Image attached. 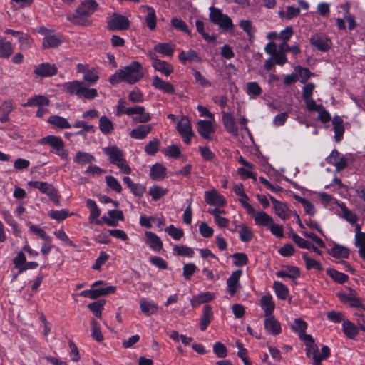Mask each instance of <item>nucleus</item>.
<instances>
[{"label": "nucleus", "instance_id": "nucleus-43", "mask_svg": "<svg viewBox=\"0 0 365 365\" xmlns=\"http://www.w3.org/2000/svg\"><path fill=\"white\" fill-rule=\"evenodd\" d=\"M328 253L334 257L347 258L349 255V250L342 245H335L328 251Z\"/></svg>", "mask_w": 365, "mask_h": 365}, {"label": "nucleus", "instance_id": "nucleus-20", "mask_svg": "<svg viewBox=\"0 0 365 365\" xmlns=\"http://www.w3.org/2000/svg\"><path fill=\"white\" fill-rule=\"evenodd\" d=\"M123 180L135 196L141 197L143 195L145 192V187L143 185L133 182L131 178L128 176L124 177Z\"/></svg>", "mask_w": 365, "mask_h": 365}, {"label": "nucleus", "instance_id": "nucleus-16", "mask_svg": "<svg viewBox=\"0 0 365 365\" xmlns=\"http://www.w3.org/2000/svg\"><path fill=\"white\" fill-rule=\"evenodd\" d=\"M41 145H49L55 151H59L64 148V142L59 136L47 135L39 140Z\"/></svg>", "mask_w": 365, "mask_h": 365}, {"label": "nucleus", "instance_id": "nucleus-6", "mask_svg": "<svg viewBox=\"0 0 365 365\" xmlns=\"http://www.w3.org/2000/svg\"><path fill=\"white\" fill-rule=\"evenodd\" d=\"M78 73H83V81L88 86L94 85L99 78L98 74L94 68H90L88 65L78 63L76 66Z\"/></svg>", "mask_w": 365, "mask_h": 365}, {"label": "nucleus", "instance_id": "nucleus-9", "mask_svg": "<svg viewBox=\"0 0 365 365\" xmlns=\"http://www.w3.org/2000/svg\"><path fill=\"white\" fill-rule=\"evenodd\" d=\"M127 115L129 116L136 115L133 117V120L136 123H145L150 120L151 115L149 113L145 112L143 106H135L132 110H128Z\"/></svg>", "mask_w": 365, "mask_h": 365}, {"label": "nucleus", "instance_id": "nucleus-64", "mask_svg": "<svg viewBox=\"0 0 365 365\" xmlns=\"http://www.w3.org/2000/svg\"><path fill=\"white\" fill-rule=\"evenodd\" d=\"M91 327H92V337L98 342H101L103 339V336L102 333L98 326V322L96 319H93L91 320Z\"/></svg>", "mask_w": 365, "mask_h": 365}, {"label": "nucleus", "instance_id": "nucleus-53", "mask_svg": "<svg viewBox=\"0 0 365 365\" xmlns=\"http://www.w3.org/2000/svg\"><path fill=\"white\" fill-rule=\"evenodd\" d=\"M262 89L257 82H249L247 83V93L254 98L260 96Z\"/></svg>", "mask_w": 365, "mask_h": 365}, {"label": "nucleus", "instance_id": "nucleus-62", "mask_svg": "<svg viewBox=\"0 0 365 365\" xmlns=\"http://www.w3.org/2000/svg\"><path fill=\"white\" fill-rule=\"evenodd\" d=\"M234 264L237 267H242L247 264L248 257L244 252H236L232 255Z\"/></svg>", "mask_w": 365, "mask_h": 365}, {"label": "nucleus", "instance_id": "nucleus-42", "mask_svg": "<svg viewBox=\"0 0 365 365\" xmlns=\"http://www.w3.org/2000/svg\"><path fill=\"white\" fill-rule=\"evenodd\" d=\"M273 219L265 212H259L255 215L256 225L268 227L272 223Z\"/></svg>", "mask_w": 365, "mask_h": 365}, {"label": "nucleus", "instance_id": "nucleus-18", "mask_svg": "<svg viewBox=\"0 0 365 365\" xmlns=\"http://www.w3.org/2000/svg\"><path fill=\"white\" fill-rule=\"evenodd\" d=\"M152 129L153 125L151 124L140 125L130 131V135L132 138L142 140L146 138Z\"/></svg>", "mask_w": 365, "mask_h": 365}, {"label": "nucleus", "instance_id": "nucleus-52", "mask_svg": "<svg viewBox=\"0 0 365 365\" xmlns=\"http://www.w3.org/2000/svg\"><path fill=\"white\" fill-rule=\"evenodd\" d=\"M327 273L330 276L333 280H334L337 283L342 284L346 282L349 279L348 275L339 272L334 269H329L327 270Z\"/></svg>", "mask_w": 365, "mask_h": 365}, {"label": "nucleus", "instance_id": "nucleus-49", "mask_svg": "<svg viewBox=\"0 0 365 365\" xmlns=\"http://www.w3.org/2000/svg\"><path fill=\"white\" fill-rule=\"evenodd\" d=\"M168 190L158 185H153L150 187L148 194L152 197V199L157 201L160 197L167 194Z\"/></svg>", "mask_w": 365, "mask_h": 365}, {"label": "nucleus", "instance_id": "nucleus-58", "mask_svg": "<svg viewBox=\"0 0 365 365\" xmlns=\"http://www.w3.org/2000/svg\"><path fill=\"white\" fill-rule=\"evenodd\" d=\"M159 147L160 141L158 139L155 138L145 145L144 150L147 154L154 155L158 152Z\"/></svg>", "mask_w": 365, "mask_h": 365}, {"label": "nucleus", "instance_id": "nucleus-17", "mask_svg": "<svg viewBox=\"0 0 365 365\" xmlns=\"http://www.w3.org/2000/svg\"><path fill=\"white\" fill-rule=\"evenodd\" d=\"M145 243L154 251H160L163 248L160 238L155 233L146 231L145 232Z\"/></svg>", "mask_w": 365, "mask_h": 365}, {"label": "nucleus", "instance_id": "nucleus-5", "mask_svg": "<svg viewBox=\"0 0 365 365\" xmlns=\"http://www.w3.org/2000/svg\"><path fill=\"white\" fill-rule=\"evenodd\" d=\"M108 29L110 31L126 30L130 26V21L127 17L114 13L107 21Z\"/></svg>", "mask_w": 365, "mask_h": 365}, {"label": "nucleus", "instance_id": "nucleus-45", "mask_svg": "<svg viewBox=\"0 0 365 365\" xmlns=\"http://www.w3.org/2000/svg\"><path fill=\"white\" fill-rule=\"evenodd\" d=\"M14 48L11 42L0 39V57L8 58L13 53Z\"/></svg>", "mask_w": 365, "mask_h": 365}, {"label": "nucleus", "instance_id": "nucleus-47", "mask_svg": "<svg viewBox=\"0 0 365 365\" xmlns=\"http://www.w3.org/2000/svg\"><path fill=\"white\" fill-rule=\"evenodd\" d=\"M274 289L277 296L282 300H285L288 296L289 290L287 286L280 282H274Z\"/></svg>", "mask_w": 365, "mask_h": 365}, {"label": "nucleus", "instance_id": "nucleus-32", "mask_svg": "<svg viewBox=\"0 0 365 365\" xmlns=\"http://www.w3.org/2000/svg\"><path fill=\"white\" fill-rule=\"evenodd\" d=\"M166 168L160 163L153 165L150 168V176L153 180H160L165 176Z\"/></svg>", "mask_w": 365, "mask_h": 365}, {"label": "nucleus", "instance_id": "nucleus-8", "mask_svg": "<svg viewBox=\"0 0 365 365\" xmlns=\"http://www.w3.org/2000/svg\"><path fill=\"white\" fill-rule=\"evenodd\" d=\"M310 43L322 52L327 51L331 46V40L323 34H316L311 36Z\"/></svg>", "mask_w": 365, "mask_h": 365}, {"label": "nucleus", "instance_id": "nucleus-4", "mask_svg": "<svg viewBox=\"0 0 365 365\" xmlns=\"http://www.w3.org/2000/svg\"><path fill=\"white\" fill-rule=\"evenodd\" d=\"M210 21L219 26V28L225 31L232 30L234 27L232 19L227 14L222 12V10L213 6L209 8Z\"/></svg>", "mask_w": 365, "mask_h": 365}, {"label": "nucleus", "instance_id": "nucleus-55", "mask_svg": "<svg viewBox=\"0 0 365 365\" xmlns=\"http://www.w3.org/2000/svg\"><path fill=\"white\" fill-rule=\"evenodd\" d=\"M302 258L306 263V268L307 269H315L319 271L322 269L321 264L318 261L309 257L307 253H303Z\"/></svg>", "mask_w": 365, "mask_h": 365}, {"label": "nucleus", "instance_id": "nucleus-50", "mask_svg": "<svg viewBox=\"0 0 365 365\" xmlns=\"http://www.w3.org/2000/svg\"><path fill=\"white\" fill-rule=\"evenodd\" d=\"M239 227V237L241 241L244 242L250 241L253 237L252 230L245 225H240Z\"/></svg>", "mask_w": 365, "mask_h": 365}, {"label": "nucleus", "instance_id": "nucleus-56", "mask_svg": "<svg viewBox=\"0 0 365 365\" xmlns=\"http://www.w3.org/2000/svg\"><path fill=\"white\" fill-rule=\"evenodd\" d=\"M108 187L113 191L120 193L122 191V187L118 180L111 175H108L105 178Z\"/></svg>", "mask_w": 365, "mask_h": 365}, {"label": "nucleus", "instance_id": "nucleus-44", "mask_svg": "<svg viewBox=\"0 0 365 365\" xmlns=\"http://www.w3.org/2000/svg\"><path fill=\"white\" fill-rule=\"evenodd\" d=\"M73 127L76 128H81V130L74 133L76 135H85L87 133L94 132L93 126L84 120H78L74 123Z\"/></svg>", "mask_w": 365, "mask_h": 365}, {"label": "nucleus", "instance_id": "nucleus-61", "mask_svg": "<svg viewBox=\"0 0 365 365\" xmlns=\"http://www.w3.org/2000/svg\"><path fill=\"white\" fill-rule=\"evenodd\" d=\"M271 57L274 59L275 63L279 66H283L287 61L286 51L283 48L282 49L279 48V46L278 47V51Z\"/></svg>", "mask_w": 365, "mask_h": 365}, {"label": "nucleus", "instance_id": "nucleus-41", "mask_svg": "<svg viewBox=\"0 0 365 365\" xmlns=\"http://www.w3.org/2000/svg\"><path fill=\"white\" fill-rule=\"evenodd\" d=\"M332 124L335 133V140L339 142L341 140L344 132L343 120L339 116H335L332 120Z\"/></svg>", "mask_w": 365, "mask_h": 365}, {"label": "nucleus", "instance_id": "nucleus-59", "mask_svg": "<svg viewBox=\"0 0 365 365\" xmlns=\"http://www.w3.org/2000/svg\"><path fill=\"white\" fill-rule=\"evenodd\" d=\"M330 355V349L327 346H323L322 348V353L314 355L312 359L314 365H321V361L326 359Z\"/></svg>", "mask_w": 365, "mask_h": 365}, {"label": "nucleus", "instance_id": "nucleus-15", "mask_svg": "<svg viewBox=\"0 0 365 365\" xmlns=\"http://www.w3.org/2000/svg\"><path fill=\"white\" fill-rule=\"evenodd\" d=\"M269 199L274 205L276 214L283 220L288 219L290 216V211L285 203H283L274 197L270 196Z\"/></svg>", "mask_w": 365, "mask_h": 365}, {"label": "nucleus", "instance_id": "nucleus-54", "mask_svg": "<svg viewBox=\"0 0 365 365\" xmlns=\"http://www.w3.org/2000/svg\"><path fill=\"white\" fill-rule=\"evenodd\" d=\"M18 39L20 43V48L23 50L29 49L33 43L32 38L26 34H18Z\"/></svg>", "mask_w": 365, "mask_h": 365}, {"label": "nucleus", "instance_id": "nucleus-63", "mask_svg": "<svg viewBox=\"0 0 365 365\" xmlns=\"http://www.w3.org/2000/svg\"><path fill=\"white\" fill-rule=\"evenodd\" d=\"M297 199L298 202H299L302 205L306 213H307L309 215H314L315 214V208L313 204L309 200L302 197H298Z\"/></svg>", "mask_w": 365, "mask_h": 365}, {"label": "nucleus", "instance_id": "nucleus-1", "mask_svg": "<svg viewBox=\"0 0 365 365\" xmlns=\"http://www.w3.org/2000/svg\"><path fill=\"white\" fill-rule=\"evenodd\" d=\"M144 76V71L141 63L133 61L130 65L123 67L110 76L109 82L115 85L121 81L134 84Z\"/></svg>", "mask_w": 365, "mask_h": 365}, {"label": "nucleus", "instance_id": "nucleus-26", "mask_svg": "<svg viewBox=\"0 0 365 365\" xmlns=\"http://www.w3.org/2000/svg\"><path fill=\"white\" fill-rule=\"evenodd\" d=\"M152 66L155 68V70L162 73L166 76H168L173 72V66L163 60L153 61Z\"/></svg>", "mask_w": 365, "mask_h": 365}, {"label": "nucleus", "instance_id": "nucleus-48", "mask_svg": "<svg viewBox=\"0 0 365 365\" xmlns=\"http://www.w3.org/2000/svg\"><path fill=\"white\" fill-rule=\"evenodd\" d=\"M154 51L163 55L172 56L174 52V48L169 43H159L154 46Z\"/></svg>", "mask_w": 365, "mask_h": 365}, {"label": "nucleus", "instance_id": "nucleus-39", "mask_svg": "<svg viewBox=\"0 0 365 365\" xmlns=\"http://www.w3.org/2000/svg\"><path fill=\"white\" fill-rule=\"evenodd\" d=\"M338 206L340 207L342 212V217L350 224H356L358 220L357 215L354 213L351 210H349L344 202L338 203Z\"/></svg>", "mask_w": 365, "mask_h": 365}, {"label": "nucleus", "instance_id": "nucleus-12", "mask_svg": "<svg viewBox=\"0 0 365 365\" xmlns=\"http://www.w3.org/2000/svg\"><path fill=\"white\" fill-rule=\"evenodd\" d=\"M34 73L38 76H53L57 73V68L54 64L43 63L35 68Z\"/></svg>", "mask_w": 365, "mask_h": 365}, {"label": "nucleus", "instance_id": "nucleus-29", "mask_svg": "<svg viewBox=\"0 0 365 365\" xmlns=\"http://www.w3.org/2000/svg\"><path fill=\"white\" fill-rule=\"evenodd\" d=\"M86 206L90 210V222H93L96 220V224H100L101 222L98 220V217L101 215V211L98 207L97 206L96 202L91 199H88L86 200Z\"/></svg>", "mask_w": 365, "mask_h": 365}, {"label": "nucleus", "instance_id": "nucleus-34", "mask_svg": "<svg viewBox=\"0 0 365 365\" xmlns=\"http://www.w3.org/2000/svg\"><path fill=\"white\" fill-rule=\"evenodd\" d=\"M300 14V8L299 7H294L293 6H287L286 7V11L284 9H280L278 11V14L282 19H292L294 17H297Z\"/></svg>", "mask_w": 365, "mask_h": 365}, {"label": "nucleus", "instance_id": "nucleus-7", "mask_svg": "<svg viewBox=\"0 0 365 365\" xmlns=\"http://www.w3.org/2000/svg\"><path fill=\"white\" fill-rule=\"evenodd\" d=\"M338 297L343 303L349 304L351 307L365 312V306L361 303V299L358 297L354 291L348 293L341 292L337 294Z\"/></svg>", "mask_w": 365, "mask_h": 365}, {"label": "nucleus", "instance_id": "nucleus-37", "mask_svg": "<svg viewBox=\"0 0 365 365\" xmlns=\"http://www.w3.org/2000/svg\"><path fill=\"white\" fill-rule=\"evenodd\" d=\"M63 43V39L56 35H47L43 38V47L44 48H56Z\"/></svg>", "mask_w": 365, "mask_h": 365}, {"label": "nucleus", "instance_id": "nucleus-60", "mask_svg": "<svg viewBox=\"0 0 365 365\" xmlns=\"http://www.w3.org/2000/svg\"><path fill=\"white\" fill-rule=\"evenodd\" d=\"M171 25L176 29L187 33L190 36H191V32L188 29V27L185 22H184L182 19L178 18H173L171 19Z\"/></svg>", "mask_w": 365, "mask_h": 365}, {"label": "nucleus", "instance_id": "nucleus-10", "mask_svg": "<svg viewBox=\"0 0 365 365\" xmlns=\"http://www.w3.org/2000/svg\"><path fill=\"white\" fill-rule=\"evenodd\" d=\"M222 120L225 129L227 133L231 134L232 136H238V127L232 113L222 111Z\"/></svg>", "mask_w": 365, "mask_h": 365}, {"label": "nucleus", "instance_id": "nucleus-21", "mask_svg": "<svg viewBox=\"0 0 365 365\" xmlns=\"http://www.w3.org/2000/svg\"><path fill=\"white\" fill-rule=\"evenodd\" d=\"M50 100L45 96L36 95L29 98L27 101L23 104L24 107L38 106V108L44 106H48Z\"/></svg>", "mask_w": 365, "mask_h": 365}, {"label": "nucleus", "instance_id": "nucleus-27", "mask_svg": "<svg viewBox=\"0 0 365 365\" xmlns=\"http://www.w3.org/2000/svg\"><path fill=\"white\" fill-rule=\"evenodd\" d=\"M75 163L78 165H83L88 163H92L96 160L95 157L88 153L83 151H78L76 153L73 158Z\"/></svg>", "mask_w": 365, "mask_h": 365}, {"label": "nucleus", "instance_id": "nucleus-57", "mask_svg": "<svg viewBox=\"0 0 365 365\" xmlns=\"http://www.w3.org/2000/svg\"><path fill=\"white\" fill-rule=\"evenodd\" d=\"M173 252L178 255L187 256L189 257H192L194 255V251L192 248L184 245H175Z\"/></svg>", "mask_w": 365, "mask_h": 365}, {"label": "nucleus", "instance_id": "nucleus-14", "mask_svg": "<svg viewBox=\"0 0 365 365\" xmlns=\"http://www.w3.org/2000/svg\"><path fill=\"white\" fill-rule=\"evenodd\" d=\"M264 323V329L268 333L272 335H278L281 333V324L273 315L265 317Z\"/></svg>", "mask_w": 365, "mask_h": 365}, {"label": "nucleus", "instance_id": "nucleus-40", "mask_svg": "<svg viewBox=\"0 0 365 365\" xmlns=\"http://www.w3.org/2000/svg\"><path fill=\"white\" fill-rule=\"evenodd\" d=\"M14 106L11 101H4L0 106V121L7 122L9 120V115L13 110Z\"/></svg>", "mask_w": 365, "mask_h": 365}, {"label": "nucleus", "instance_id": "nucleus-35", "mask_svg": "<svg viewBox=\"0 0 365 365\" xmlns=\"http://www.w3.org/2000/svg\"><path fill=\"white\" fill-rule=\"evenodd\" d=\"M177 130L181 135L188 133L193 134L190 121L186 116H182L180 120L178 123Z\"/></svg>", "mask_w": 365, "mask_h": 365}, {"label": "nucleus", "instance_id": "nucleus-13", "mask_svg": "<svg viewBox=\"0 0 365 365\" xmlns=\"http://www.w3.org/2000/svg\"><path fill=\"white\" fill-rule=\"evenodd\" d=\"M152 85L156 89L160 90L166 94H174L175 93V89L173 84L170 82L163 81L158 76L153 77Z\"/></svg>", "mask_w": 365, "mask_h": 365}, {"label": "nucleus", "instance_id": "nucleus-33", "mask_svg": "<svg viewBox=\"0 0 365 365\" xmlns=\"http://www.w3.org/2000/svg\"><path fill=\"white\" fill-rule=\"evenodd\" d=\"M342 329L345 335L349 339H354L359 333V329L354 323L349 320H344Z\"/></svg>", "mask_w": 365, "mask_h": 365}, {"label": "nucleus", "instance_id": "nucleus-23", "mask_svg": "<svg viewBox=\"0 0 365 365\" xmlns=\"http://www.w3.org/2000/svg\"><path fill=\"white\" fill-rule=\"evenodd\" d=\"M197 132L205 139H210V134L214 132L212 124L209 120H200L197 123Z\"/></svg>", "mask_w": 365, "mask_h": 365}, {"label": "nucleus", "instance_id": "nucleus-25", "mask_svg": "<svg viewBox=\"0 0 365 365\" xmlns=\"http://www.w3.org/2000/svg\"><path fill=\"white\" fill-rule=\"evenodd\" d=\"M213 317L212 308L210 305H205L202 308V314L200 318V329L205 331Z\"/></svg>", "mask_w": 365, "mask_h": 365}, {"label": "nucleus", "instance_id": "nucleus-31", "mask_svg": "<svg viewBox=\"0 0 365 365\" xmlns=\"http://www.w3.org/2000/svg\"><path fill=\"white\" fill-rule=\"evenodd\" d=\"M141 9L144 11H147L148 14L145 17V22L147 24L148 27L150 30H153L156 26V14L153 8L149 6H142Z\"/></svg>", "mask_w": 365, "mask_h": 365}, {"label": "nucleus", "instance_id": "nucleus-2", "mask_svg": "<svg viewBox=\"0 0 365 365\" xmlns=\"http://www.w3.org/2000/svg\"><path fill=\"white\" fill-rule=\"evenodd\" d=\"M97 6L94 0H85L67 19L75 24L86 25L88 17L96 10Z\"/></svg>", "mask_w": 365, "mask_h": 365}, {"label": "nucleus", "instance_id": "nucleus-38", "mask_svg": "<svg viewBox=\"0 0 365 365\" xmlns=\"http://www.w3.org/2000/svg\"><path fill=\"white\" fill-rule=\"evenodd\" d=\"M140 307L143 313L146 315H150L158 310V305L146 299L143 298L140 301Z\"/></svg>", "mask_w": 365, "mask_h": 365}, {"label": "nucleus", "instance_id": "nucleus-28", "mask_svg": "<svg viewBox=\"0 0 365 365\" xmlns=\"http://www.w3.org/2000/svg\"><path fill=\"white\" fill-rule=\"evenodd\" d=\"M98 127L101 132L104 135H109L114 130L113 123L105 115L100 118Z\"/></svg>", "mask_w": 365, "mask_h": 365}, {"label": "nucleus", "instance_id": "nucleus-46", "mask_svg": "<svg viewBox=\"0 0 365 365\" xmlns=\"http://www.w3.org/2000/svg\"><path fill=\"white\" fill-rule=\"evenodd\" d=\"M116 288L114 286H108L105 288L91 289V299H97L102 296L115 292Z\"/></svg>", "mask_w": 365, "mask_h": 365}, {"label": "nucleus", "instance_id": "nucleus-51", "mask_svg": "<svg viewBox=\"0 0 365 365\" xmlns=\"http://www.w3.org/2000/svg\"><path fill=\"white\" fill-rule=\"evenodd\" d=\"M165 231L172 238L175 240H180L184 235V232L180 227H176L173 225H170L165 227Z\"/></svg>", "mask_w": 365, "mask_h": 365}, {"label": "nucleus", "instance_id": "nucleus-11", "mask_svg": "<svg viewBox=\"0 0 365 365\" xmlns=\"http://www.w3.org/2000/svg\"><path fill=\"white\" fill-rule=\"evenodd\" d=\"M242 272L240 269L234 271L227 279V289L231 296H233L240 287V278Z\"/></svg>", "mask_w": 365, "mask_h": 365}, {"label": "nucleus", "instance_id": "nucleus-36", "mask_svg": "<svg viewBox=\"0 0 365 365\" xmlns=\"http://www.w3.org/2000/svg\"><path fill=\"white\" fill-rule=\"evenodd\" d=\"M48 123L61 129H68L71 128V125L63 117L59 115H52L48 119Z\"/></svg>", "mask_w": 365, "mask_h": 365}, {"label": "nucleus", "instance_id": "nucleus-30", "mask_svg": "<svg viewBox=\"0 0 365 365\" xmlns=\"http://www.w3.org/2000/svg\"><path fill=\"white\" fill-rule=\"evenodd\" d=\"M214 298L215 294L208 292H203L191 299L190 304L192 307H196L202 303L211 301Z\"/></svg>", "mask_w": 365, "mask_h": 365}, {"label": "nucleus", "instance_id": "nucleus-24", "mask_svg": "<svg viewBox=\"0 0 365 365\" xmlns=\"http://www.w3.org/2000/svg\"><path fill=\"white\" fill-rule=\"evenodd\" d=\"M83 82L79 81H73L65 83L63 85V89L71 95L76 94L81 98V92L82 90Z\"/></svg>", "mask_w": 365, "mask_h": 365}, {"label": "nucleus", "instance_id": "nucleus-19", "mask_svg": "<svg viewBox=\"0 0 365 365\" xmlns=\"http://www.w3.org/2000/svg\"><path fill=\"white\" fill-rule=\"evenodd\" d=\"M261 308L264 310V316H272L275 309V304L271 294H267L262 297L259 302Z\"/></svg>", "mask_w": 365, "mask_h": 365}, {"label": "nucleus", "instance_id": "nucleus-3", "mask_svg": "<svg viewBox=\"0 0 365 365\" xmlns=\"http://www.w3.org/2000/svg\"><path fill=\"white\" fill-rule=\"evenodd\" d=\"M103 153L108 157L109 162L115 165L123 173L130 174L131 168L124 158L123 151L116 145L103 148Z\"/></svg>", "mask_w": 365, "mask_h": 365}, {"label": "nucleus", "instance_id": "nucleus-22", "mask_svg": "<svg viewBox=\"0 0 365 365\" xmlns=\"http://www.w3.org/2000/svg\"><path fill=\"white\" fill-rule=\"evenodd\" d=\"M205 202L210 205L223 206L225 205V198L216 191H207L205 192Z\"/></svg>", "mask_w": 365, "mask_h": 365}]
</instances>
